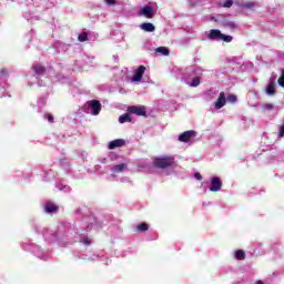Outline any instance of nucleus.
Masks as SVG:
<instances>
[{
    "label": "nucleus",
    "instance_id": "18",
    "mask_svg": "<svg viewBox=\"0 0 284 284\" xmlns=\"http://www.w3.org/2000/svg\"><path fill=\"white\" fill-rule=\"evenodd\" d=\"M155 51L163 54V57H170V50L165 47H160Z\"/></svg>",
    "mask_w": 284,
    "mask_h": 284
},
{
    "label": "nucleus",
    "instance_id": "6",
    "mask_svg": "<svg viewBox=\"0 0 284 284\" xmlns=\"http://www.w3.org/2000/svg\"><path fill=\"white\" fill-rule=\"evenodd\" d=\"M145 74V67L144 65H140L136 70L134 75L132 77L131 81L133 83H136L139 81H141L143 79V75Z\"/></svg>",
    "mask_w": 284,
    "mask_h": 284
},
{
    "label": "nucleus",
    "instance_id": "33",
    "mask_svg": "<svg viewBox=\"0 0 284 284\" xmlns=\"http://www.w3.org/2000/svg\"><path fill=\"white\" fill-rule=\"evenodd\" d=\"M194 178L197 180V181H203V175H201V173L196 172L194 174Z\"/></svg>",
    "mask_w": 284,
    "mask_h": 284
},
{
    "label": "nucleus",
    "instance_id": "12",
    "mask_svg": "<svg viewBox=\"0 0 284 284\" xmlns=\"http://www.w3.org/2000/svg\"><path fill=\"white\" fill-rule=\"evenodd\" d=\"M221 36H222L221 30L212 29L210 34H209V39L211 41H214L216 39H221Z\"/></svg>",
    "mask_w": 284,
    "mask_h": 284
},
{
    "label": "nucleus",
    "instance_id": "23",
    "mask_svg": "<svg viewBox=\"0 0 284 284\" xmlns=\"http://www.w3.org/2000/svg\"><path fill=\"white\" fill-rule=\"evenodd\" d=\"M221 41H224L225 43H232V36H225L222 33V36L220 37Z\"/></svg>",
    "mask_w": 284,
    "mask_h": 284
},
{
    "label": "nucleus",
    "instance_id": "16",
    "mask_svg": "<svg viewBox=\"0 0 284 284\" xmlns=\"http://www.w3.org/2000/svg\"><path fill=\"white\" fill-rule=\"evenodd\" d=\"M128 165L125 163L116 164L113 166V172L121 173Z\"/></svg>",
    "mask_w": 284,
    "mask_h": 284
},
{
    "label": "nucleus",
    "instance_id": "28",
    "mask_svg": "<svg viewBox=\"0 0 284 284\" xmlns=\"http://www.w3.org/2000/svg\"><path fill=\"white\" fill-rule=\"evenodd\" d=\"M263 109H264V110H268V111L274 110V104H272V103H266V104L263 105Z\"/></svg>",
    "mask_w": 284,
    "mask_h": 284
},
{
    "label": "nucleus",
    "instance_id": "1",
    "mask_svg": "<svg viewBox=\"0 0 284 284\" xmlns=\"http://www.w3.org/2000/svg\"><path fill=\"white\" fill-rule=\"evenodd\" d=\"M175 163L176 160L172 155L152 158V165L158 170H170V168H174Z\"/></svg>",
    "mask_w": 284,
    "mask_h": 284
},
{
    "label": "nucleus",
    "instance_id": "17",
    "mask_svg": "<svg viewBox=\"0 0 284 284\" xmlns=\"http://www.w3.org/2000/svg\"><path fill=\"white\" fill-rule=\"evenodd\" d=\"M235 258H236L237 261H245V251H243V250H237V251L235 252Z\"/></svg>",
    "mask_w": 284,
    "mask_h": 284
},
{
    "label": "nucleus",
    "instance_id": "14",
    "mask_svg": "<svg viewBox=\"0 0 284 284\" xmlns=\"http://www.w3.org/2000/svg\"><path fill=\"white\" fill-rule=\"evenodd\" d=\"M266 93L270 95L276 94V83L274 81H271L266 88Z\"/></svg>",
    "mask_w": 284,
    "mask_h": 284
},
{
    "label": "nucleus",
    "instance_id": "21",
    "mask_svg": "<svg viewBox=\"0 0 284 284\" xmlns=\"http://www.w3.org/2000/svg\"><path fill=\"white\" fill-rule=\"evenodd\" d=\"M199 85H201V79H199V78H194L192 80V82L190 83L191 88H199Z\"/></svg>",
    "mask_w": 284,
    "mask_h": 284
},
{
    "label": "nucleus",
    "instance_id": "26",
    "mask_svg": "<svg viewBox=\"0 0 284 284\" xmlns=\"http://www.w3.org/2000/svg\"><path fill=\"white\" fill-rule=\"evenodd\" d=\"M236 100H237V98H236L235 94H230V95L227 97V101H229L230 103H236Z\"/></svg>",
    "mask_w": 284,
    "mask_h": 284
},
{
    "label": "nucleus",
    "instance_id": "13",
    "mask_svg": "<svg viewBox=\"0 0 284 284\" xmlns=\"http://www.w3.org/2000/svg\"><path fill=\"white\" fill-rule=\"evenodd\" d=\"M32 70L36 74H45V67L39 63L33 64Z\"/></svg>",
    "mask_w": 284,
    "mask_h": 284
},
{
    "label": "nucleus",
    "instance_id": "11",
    "mask_svg": "<svg viewBox=\"0 0 284 284\" xmlns=\"http://www.w3.org/2000/svg\"><path fill=\"white\" fill-rule=\"evenodd\" d=\"M140 28L144 32H154V30H156V27H154L152 22H144L140 26Z\"/></svg>",
    "mask_w": 284,
    "mask_h": 284
},
{
    "label": "nucleus",
    "instance_id": "25",
    "mask_svg": "<svg viewBox=\"0 0 284 284\" xmlns=\"http://www.w3.org/2000/svg\"><path fill=\"white\" fill-rule=\"evenodd\" d=\"M277 83L281 88H284V70H282V74L278 78Z\"/></svg>",
    "mask_w": 284,
    "mask_h": 284
},
{
    "label": "nucleus",
    "instance_id": "31",
    "mask_svg": "<svg viewBox=\"0 0 284 284\" xmlns=\"http://www.w3.org/2000/svg\"><path fill=\"white\" fill-rule=\"evenodd\" d=\"M80 243H83L84 245H90V240L88 237H82Z\"/></svg>",
    "mask_w": 284,
    "mask_h": 284
},
{
    "label": "nucleus",
    "instance_id": "15",
    "mask_svg": "<svg viewBox=\"0 0 284 284\" xmlns=\"http://www.w3.org/2000/svg\"><path fill=\"white\" fill-rule=\"evenodd\" d=\"M119 123H132V118L130 116V113H124L120 115Z\"/></svg>",
    "mask_w": 284,
    "mask_h": 284
},
{
    "label": "nucleus",
    "instance_id": "10",
    "mask_svg": "<svg viewBox=\"0 0 284 284\" xmlns=\"http://www.w3.org/2000/svg\"><path fill=\"white\" fill-rule=\"evenodd\" d=\"M44 211L48 213V214H52V212H59V206L52 202H48L45 205H44Z\"/></svg>",
    "mask_w": 284,
    "mask_h": 284
},
{
    "label": "nucleus",
    "instance_id": "20",
    "mask_svg": "<svg viewBox=\"0 0 284 284\" xmlns=\"http://www.w3.org/2000/svg\"><path fill=\"white\" fill-rule=\"evenodd\" d=\"M224 28H230L231 30H235L236 28V23L232 22V21H226V22H223L222 24Z\"/></svg>",
    "mask_w": 284,
    "mask_h": 284
},
{
    "label": "nucleus",
    "instance_id": "30",
    "mask_svg": "<svg viewBox=\"0 0 284 284\" xmlns=\"http://www.w3.org/2000/svg\"><path fill=\"white\" fill-rule=\"evenodd\" d=\"M104 3H106V6H115L116 0H104Z\"/></svg>",
    "mask_w": 284,
    "mask_h": 284
},
{
    "label": "nucleus",
    "instance_id": "8",
    "mask_svg": "<svg viewBox=\"0 0 284 284\" xmlns=\"http://www.w3.org/2000/svg\"><path fill=\"white\" fill-rule=\"evenodd\" d=\"M140 14H144L146 19H154V9H152V7L150 6H145L140 11Z\"/></svg>",
    "mask_w": 284,
    "mask_h": 284
},
{
    "label": "nucleus",
    "instance_id": "9",
    "mask_svg": "<svg viewBox=\"0 0 284 284\" xmlns=\"http://www.w3.org/2000/svg\"><path fill=\"white\" fill-rule=\"evenodd\" d=\"M123 145H125V140L116 139L109 143V150H114L116 148H123Z\"/></svg>",
    "mask_w": 284,
    "mask_h": 284
},
{
    "label": "nucleus",
    "instance_id": "27",
    "mask_svg": "<svg viewBox=\"0 0 284 284\" xmlns=\"http://www.w3.org/2000/svg\"><path fill=\"white\" fill-rule=\"evenodd\" d=\"M232 6H234V1L232 0H226L223 4L224 8H232Z\"/></svg>",
    "mask_w": 284,
    "mask_h": 284
},
{
    "label": "nucleus",
    "instance_id": "4",
    "mask_svg": "<svg viewBox=\"0 0 284 284\" xmlns=\"http://www.w3.org/2000/svg\"><path fill=\"white\" fill-rule=\"evenodd\" d=\"M221 187H223V182L221 181V178H217V176L211 178L210 192H221Z\"/></svg>",
    "mask_w": 284,
    "mask_h": 284
},
{
    "label": "nucleus",
    "instance_id": "29",
    "mask_svg": "<svg viewBox=\"0 0 284 284\" xmlns=\"http://www.w3.org/2000/svg\"><path fill=\"white\" fill-rule=\"evenodd\" d=\"M278 136H280V139H283V136H284V123L278 129Z\"/></svg>",
    "mask_w": 284,
    "mask_h": 284
},
{
    "label": "nucleus",
    "instance_id": "5",
    "mask_svg": "<svg viewBox=\"0 0 284 284\" xmlns=\"http://www.w3.org/2000/svg\"><path fill=\"white\" fill-rule=\"evenodd\" d=\"M196 135V132L194 130L191 131H185L182 134H180L179 136V141L181 143H190V141L192 140V138H194Z\"/></svg>",
    "mask_w": 284,
    "mask_h": 284
},
{
    "label": "nucleus",
    "instance_id": "34",
    "mask_svg": "<svg viewBox=\"0 0 284 284\" xmlns=\"http://www.w3.org/2000/svg\"><path fill=\"white\" fill-rule=\"evenodd\" d=\"M255 284H264L263 281H257Z\"/></svg>",
    "mask_w": 284,
    "mask_h": 284
},
{
    "label": "nucleus",
    "instance_id": "2",
    "mask_svg": "<svg viewBox=\"0 0 284 284\" xmlns=\"http://www.w3.org/2000/svg\"><path fill=\"white\" fill-rule=\"evenodd\" d=\"M101 108L102 105L99 100H90L84 104L83 111L87 112V114L99 116V114L101 113Z\"/></svg>",
    "mask_w": 284,
    "mask_h": 284
},
{
    "label": "nucleus",
    "instance_id": "19",
    "mask_svg": "<svg viewBox=\"0 0 284 284\" xmlns=\"http://www.w3.org/2000/svg\"><path fill=\"white\" fill-rule=\"evenodd\" d=\"M139 232H148L150 230V225L148 223H141L136 226Z\"/></svg>",
    "mask_w": 284,
    "mask_h": 284
},
{
    "label": "nucleus",
    "instance_id": "24",
    "mask_svg": "<svg viewBox=\"0 0 284 284\" xmlns=\"http://www.w3.org/2000/svg\"><path fill=\"white\" fill-rule=\"evenodd\" d=\"M242 8H245L246 10H250V8H256V2H246Z\"/></svg>",
    "mask_w": 284,
    "mask_h": 284
},
{
    "label": "nucleus",
    "instance_id": "3",
    "mask_svg": "<svg viewBox=\"0 0 284 284\" xmlns=\"http://www.w3.org/2000/svg\"><path fill=\"white\" fill-rule=\"evenodd\" d=\"M129 114H136V116H148V111L145 110V106L143 105H131L128 106Z\"/></svg>",
    "mask_w": 284,
    "mask_h": 284
},
{
    "label": "nucleus",
    "instance_id": "22",
    "mask_svg": "<svg viewBox=\"0 0 284 284\" xmlns=\"http://www.w3.org/2000/svg\"><path fill=\"white\" fill-rule=\"evenodd\" d=\"M78 41H80L81 43L88 41V32H82L81 34H79Z\"/></svg>",
    "mask_w": 284,
    "mask_h": 284
},
{
    "label": "nucleus",
    "instance_id": "32",
    "mask_svg": "<svg viewBox=\"0 0 284 284\" xmlns=\"http://www.w3.org/2000/svg\"><path fill=\"white\" fill-rule=\"evenodd\" d=\"M47 119H48L49 123H54V116H52V114L48 113Z\"/></svg>",
    "mask_w": 284,
    "mask_h": 284
},
{
    "label": "nucleus",
    "instance_id": "7",
    "mask_svg": "<svg viewBox=\"0 0 284 284\" xmlns=\"http://www.w3.org/2000/svg\"><path fill=\"white\" fill-rule=\"evenodd\" d=\"M225 103H227V100L225 99V92H221L214 104L215 110H221Z\"/></svg>",
    "mask_w": 284,
    "mask_h": 284
}]
</instances>
